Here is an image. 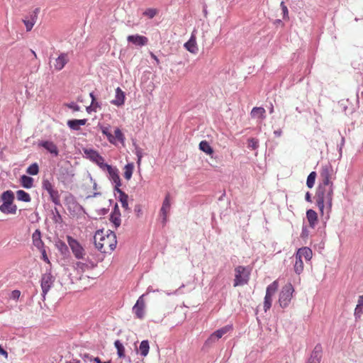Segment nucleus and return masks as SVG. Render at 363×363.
<instances>
[{"label": "nucleus", "instance_id": "obj_26", "mask_svg": "<svg viewBox=\"0 0 363 363\" xmlns=\"http://www.w3.org/2000/svg\"><path fill=\"white\" fill-rule=\"evenodd\" d=\"M110 179L116 184L114 189H118L121 186V179L117 169L109 174Z\"/></svg>", "mask_w": 363, "mask_h": 363}, {"label": "nucleus", "instance_id": "obj_59", "mask_svg": "<svg viewBox=\"0 0 363 363\" xmlns=\"http://www.w3.org/2000/svg\"><path fill=\"white\" fill-rule=\"evenodd\" d=\"M108 211H109L108 208H102L98 211V215L105 216L108 213Z\"/></svg>", "mask_w": 363, "mask_h": 363}, {"label": "nucleus", "instance_id": "obj_16", "mask_svg": "<svg viewBox=\"0 0 363 363\" xmlns=\"http://www.w3.org/2000/svg\"><path fill=\"white\" fill-rule=\"evenodd\" d=\"M0 211L4 214H16L17 211V206L11 203H2L0 206Z\"/></svg>", "mask_w": 363, "mask_h": 363}, {"label": "nucleus", "instance_id": "obj_49", "mask_svg": "<svg viewBox=\"0 0 363 363\" xmlns=\"http://www.w3.org/2000/svg\"><path fill=\"white\" fill-rule=\"evenodd\" d=\"M53 214H54L53 220L55 223H60L62 221V216L60 215L58 209L56 207L54 209Z\"/></svg>", "mask_w": 363, "mask_h": 363}, {"label": "nucleus", "instance_id": "obj_25", "mask_svg": "<svg viewBox=\"0 0 363 363\" xmlns=\"http://www.w3.org/2000/svg\"><path fill=\"white\" fill-rule=\"evenodd\" d=\"M14 199V194L11 190H7L6 191H4L1 195V200L2 203L13 202Z\"/></svg>", "mask_w": 363, "mask_h": 363}, {"label": "nucleus", "instance_id": "obj_19", "mask_svg": "<svg viewBox=\"0 0 363 363\" xmlns=\"http://www.w3.org/2000/svg\"><path fill=\"white\" fill-rule=\"evenodd\" d=\"M69 59L67 53H61L59 57L55 60V68L56 70L60 71L62 69L65 65L67 63Z\"/></svg>", "mask_w": 363, "mask_h": 363}, {"label": "nucleus", "instance_id": "obj_34", "mask_svg": "<svg viewBox=\"0 0 363 363\" xmlns=\"http://www.w3.org/2000/svg\"><path fill=\"white\" fill-rule=\"evenodd\" d=\"M199 149L208 155H211L213 152L212 147L206 140H203L199 143Z\"/></svg>", "mask_w": 363, "mask_h": 363}, {"label": "nucleus", "instance_id": "obj_4", "mask_svg": "<svg viewBox=\"0 0 363 363\" xmlns=\"http://www.w3.org/2000/svg\"><path fill=\"white\" fill-rule=\"evenodd\" d=\"M67 240L74 257L77 259H83L85 256V250L82 245L70 235L67 236Z\"/></svg>", "mask_w": 363, "mask_h": 363}, {"label": "nucleus", "instance_id": "obj_58", "mask_svg": "<svg viewBox=\"0 0 363 363\" xmlns=\"http://www.w3.org/2000/svg\"><path fill=\"white\" fill-rule=\"evenodd\" d=\"M94 162H96V164L101 168L103 170L106 169V166L108 165L106 163L104 162V160H93Z\"/></svg>", "mask_w": 363, "mask_h": 363}, {"label": "nucleus", "instance_id": "obj_18", "mask_svg": "<svg viewBox=\"0 0 363 363\" xmlns=\"http://www.w3.org/2000/svg\"><path fill=\"white\" fill-rule=\"evenodd\" d=\"M33 244L38 250L45 247L44 242L41 239V232L39 229H36L32 235Z\"/></svg>", "mask_w": 363, "mask_h": 363}, {"label": "nucleus", "instance_id": "obj_20", "mask_svg": "<svg viewBox=\"0 0 363 363\" xmlns=\"http://www.w3.org/2000/svg\"><path fill=\"white\" fill-rule=\"evenodd\" d=\"M184 46L191 53H197L199 49L196 45V37L194 34H192L189 40L184 43Z\"/></svg>", "mask_w": 363, "mask_h": 363}, {"label": "nucleus", "instance_id": "obj_38", "mask_svg": "<svg viewBox=\"0 0 363 363\" xmlns=\"http://www.w3.org/2000/svg\"><path fill=\"white\" fill-rule=\"evenodd\" d=\"M265 110L262 107H254L251 111L252 117L264 118Z\"/></svg>", "mask_w": 363, "mask_h": 363}, {"label": "nucleus", "instance_id": "obj_57", "mask_svg": "<svg viewBox=\"0 0 363 363\" xmlns=\"http://www.w3.org/2000/svg\"><path fill=\"white\" fill-rule=\"evenodd\" d=\"M134 211L136 213L138 217H140L142 215V206L140 204L135 205L134 208Z\"/></svg>", "mask_w": 363, "mask_h": 363}, {"label": "nucleus", "instance_id": "obj_46", "mask_svg": "<svg viewBox=\"0 0 363 363\" xmlns=\"http://www.w3.org/2000/svg\"><path fill=\"white\" fill-rule=\"evenodd\" d=\"M258 140L257 139H255V138H250L248 139L247 140V146L248 147H250L252 148V150H255L257 148V147L259 146L258 145Z\"/></svg>", "mask_w": 363, "mask_h": 363}, {"label": "nucleus", "instance_id": "obj_48", "mask_svg": "<svg viewBox=\"0 0 363 363\" xmlns=\"http://www.w3.org/2000/svg\"><path fill=\"white\" fill-rule=\"evenodd\" d=\"M113 138H115V142L116 140H118L120 142H123L124 140V136L123 133L119 128H116L114 131V135Z\"/></svg>", "mask_w": 363, "mask_h": 363}, {"label": "nucleus", "instance_id": "obj_40", "mask_svg": "<svg viewBox=\"0 0 363 363\" xmlns=\"http://www.w3.org/2000/svg\"><path fill=\"white\" fill-rule=\"evenodd\" d=\"M39 172V166L36 162L30 164L26 169V173L30 175H36Z\"/></svg>", "mask_w": 363, "mask_h": 363}, {"label": "nucleus", "instance_id": "obj_3", "mask_svg": "<svg viewBox=\"0 0 363 363\" xmlns=\"http://www.w3.org/2000/svg\"><path fill=\"white\" fill-rule=\"evenodd\" d=\"M235 272L234 287L247 284L250 279V272L245 267L238 266L235 269Z\"/></svg>", "mask_w": 363, "mask_h": 363}, {"label": "nucleus", "instance_id": "obj_2", "mask_svg": "<svg viewBox=\"0 0 363 363\" xmlns=\"http://www.w3.org/2000/svg\"><path fill=\"white\" fill-rule=\"evenodd\" d=\"M333 195V184H325V182H322L319 184L317 188L315 197L316 200L320 199L325 201L326 207L328 211H330L332 207Z\"/></svg>", "mask_w": 363, "mask_h": 363}, {"label": "nucleus", "instance_id": "obj_7", "mask_svg": "<svg viewBox=\"0 0 363 363\" xmlns=\"http://www.w3.org/2000/svg\"><path fill=\"white\" fill-rule=\"evenodd\" d=\"M62 163L60 164V168L59 169L60 174L62 179L65 180L71 179L73 176V170L71 164L69 160H62ZM60 166V164H58Z\"/></svg>", "mask_w": 363, "mask_h": 363}, {"label": "nucleus", "instance_id": "obj_62", "mask_svg": "<svg viewBox=\"0 0 363 363\" xmlns=\"http://www.w3.org/2000/svg\"><path fill=\"white\" fill-rule=\"evenodd\" d=\"M0 354L4 355L6 358L8 357V352L0 345Z\"/></svg>", "mask_w": 363, "mask_h": 363}, {"label": "nucleus", "instance_id": "obj_21", "mask_svg": "<svg viewBox=\"0 0 363 363\" xmlns=\"http://www.w3.org/2000/svg\"><path fill=\"white\" fill-rule=\"evenodd\" d=\"M312 250L307 247H304L298 249L296 254V257L298 259H302V257H304L306 260H310L312 258Z\"/></svg>", "mask_w": 363, "mask_h": 363}, {"label": "nucleus", "instance_id": "obj_37", "mask_svg": "<svg viewBox=\"0 0 363 363\" xmlns=\"http://www.w3.org/2000/svg\"><path fill=\"white\" fill-rule=\"evenodd\" d=\"M278 286L279 285L277 281H273L267 287L266 294L273 296L276 291H277Z\"/></svg>", "mask_w": 363, "mask_h": 363}, {"label": "nucleus", "instance_id": "obj_27", "mask_svg": "<svg viewBox=\"0 0 363 363\" xmlns=\"http://www.w3.org/2000/svg\"><path fill=\"white\" fill-rule=\"evenodd\" d=\"M48 194L50 195L51 201L56 205V206H61L60 199V194L57 189L55 188L47 191Z\"/></svg>", "mask_w": 363, "mask_h": 363}, {"label": "nucleus", "instance_id": "obj_9", "mask_svg": "<svg viewBox=\"0 0 363 363\" xmlns=\"http://www.w3.org/2000/svg\"><path fill=\"white\" fill-rule=\"evenodd\" d=\"M144 296V294L140 296L133 307V313L139 319L143 318L145 315V301L143 299Z\"/></svg>", "mask_w": 363, "mask_h": 363}, {"label": "nucleus", "instance_id": "obj_36", "mask_svg": "<svg viewBox=\"0 0 363 363\" xmlns=\"http://www.w3.org/2000/svg\"><path fill=\"white\" fill-rule=\"evenodd\" d=\"M56 246L58 249V250L61 252L63 255H69V247L65 242L62 241H59L57 242Z\"/></svg>", "mask_w": 363, "mask_h": 363}, {"label": "nucleus", "instance_id": "obj_45", "mask_svg": "<svg viewBox=\"0 0 363 363\" xmlns=\"http://www.w3.org/2000/svg\"><path fill=\"white\" fill-rule=\"evenodd\" d=\"M280 7L282 10V14H283V19L288 20L289 18V10L287 6L285 5V3L284 1H281L280 4Z\"/></svg>", "mask_w": 363, "mask_h": 363}, {"label": "nucleus", "instance_id": "obj_61", "mask_svg": "<svg viewBox=\"0 0 363 363\" xmlns=\"http://www.w3.org/2000/svg\"><path fill=\"white\" fill-rule=\"evenodd\" d=\"M97 108L98 107H94V106H92V104H91L90 106L86 107V110L89 113H90L91 111L96 112Z\"/></svg>", "mask_w": 363, "mask_h": 363}, {"label": "nucleus", "instance_id": "obj_17", "mask_svg": "<svg viewBox=\"0 0 363 363\" xmlns=\"http://www.w3.org/2000/svg\"><path fill=\"white\" fill-rule=\"evenodd\" d=\"M232 328V326L230 325H226L223 328H221L216 331H215L211 337L208 338V340L211 341H216L218 340L220 338H221L225 333H227L230 329Z\"/></svg>", "mask_w": 363, "mask_h": 363}, {"label": "nucleus", "instance_id": "obj_5", "mask_svg": "<svg viewBox=\"0 0 363 363\" xmlns=\"http://www.w3.org/2000/svg\"><path fill=\"white\" fill-rule=\"evenodd\" d=\"M293 292L294 288L291 284H288L282 288L279 298V305L281 308H286L289 306Z\"/></svg>", "mask_w": 363, "mask_h": 363}, {"label": "nucleus", "instance_id": "obj_8", "mask_svg": "<svg viewBox=\"0 0 363 363\" xmlns=\"http://www.w3.org/2000/svg\"><path fill=\"white\" fill-rule=\"evenodd\" d=\"M323 358V347L321 344L318 343L311 352V354L306 360V363H320Z\"/></svg>", "mask_w": 363, "mask_h": 363}, {"label": "nucleus", "instance_id": "obj_11", "mask_svg": "<svg viewBox=\"0 0 363 363\" xmlns=\"http://www.w3.org/2000/svg\"><path fill=\"white\" fill-rule=\"evenodd\" d=\"M38 146L43 147L48 152H50L52 157H57L58 155V149L56 145L48 140H41L38 143Z\"/></svg>", "mask_w": 363, "mask_h": 363}, {"label": "nucleus", "instance_id": "obj_15", "mask_svg": "<svg viewBox=\"0 0 363 363\" xmlns=\"http://www.w3.org/2000/svg\"><path fill=\"white\" fill-rule=\"evenodd\" d=\"M39 11H40V9L36 8L34 10V11L33 12V13L30 15V19H23V23L26 26L27 31H30L33 28L34 24L36 22L37 17H38V13Z\"/></svg>", "mask_w": 363, "mask_h": 363}, {"label": "nucleus", "instance_id": "obj_54", "mask_svg": "<svg viewBox=\"0 0 363 363\" xmlns=\"http://www.w3.org/2000/svg\"><path fill=\"white\" fill-rule=\"evenodd\" d=\"M89 96L91 99V104H92V106H94V107L101 108V104L98 101H96V97H95V96L94 94V92H91L89 94Z\"/></svg>", "mask_w": 363, "mask_h": 363}, {"label": "nucleus", "instance_id": "obj_29", "mask_svg": "<svg viewBox=\"0 0 363 363\" xmlns=\"http://www.w3.org/2000/svg\"><path fill=\"white\" fill-rule=\"evenodd\" d=\"M20 181L22 186L26 189H30L33 185V179L29 176H21Z\"/></svg>", "mask_w": 363, "mask_h": 363}, {"label": "nucleus", "instance_id": "obj_52", "mask_svg": "<svg viewBox=\"0 0 363 363\" xmlns=\"http://www.w3.org/2000/svg\"><path fill=\"white\" fill-rule=\"evenodd\" d=\"M168 211H169L168 208H165L162 206L160 209V214L162 216V222L164 224H165V223L167 221V216Z\"/></svg>", "mask_w": 363, "mask_h": 363}, {"label": "nucleus", "instance_id": "obj_24", "mask_svg": "<svg viewBox=\"0 0 363 363\" xmlns=\"http://www.w3.org/2000/svg\"><path fill=\"white\" fill-rule=\"evenodd\" d=\"M114 191L119 194L118 200L121 203L123 208L128 209V196L124 191H123L120 188L114 189Z\"/></svg>", "mask_w": 363, "mask_h": 363}, {"label": "nucleus", "instance_id": "obj_1", "mask_svg": "<svg viewBox=\"0 0 363 363\" xmlns=\"http://www.w3.org/2000/svg\"><path fill=\"white\" fill-rule=\"evenodd\" d=\"M94 239L96 248L102 253L107 252L104 247L106 245H108L111 252L114 250L116 247V235L112 230H108L107 234L104 236L103 235V230H99L96 231Z\"/></svg>", "mask_w": 363, "mask_h": 363}, {"label": "nucleus", "instance_id": "obj_33", "mask_svg": "<svg viewBox=\"0 0 363 363\" xmlns=\"http://www.w3.org/2000/svg\"><path fill=\"white\" fill-rule=\"evenodd\" d=\"M134 169L133 163H128L124 167V177L127 180H130L133 175V172Z\"/></svg>", "mask_w": 363, "mask_h": 363}, {"label": "nucleus", "instance_id": "obj_56", "mask_svg": "<svg viewBox=\"0 0 363 363\" xmlns=\"http://www.w3.org/2000/svg\"><path fill=\"white\" fill-rule=\"evenodd\" d=\"M40 252H41L42 254V259L47 263H50V260L48 259V257L46 254V251H45V247L42 248V249H40L39 250Z\"/></svg>", "mask_w": 363, "mask_h": 363}, {"label": "nucleus", "instance_id": "obj_10", "mask_svg": "<svg viewBox=\"0 0 363 363\" xmlns=\"http://www.w3.org/2000/svg\"><path fill=\"white\" fill-rule=\"evenodd\" d=\"M127 40L138 47L145 46L148 43L147 37L138 34L128 35Z\"/></svg>", "mask_w": 363, "mask_h": 363}, {"label": "nucleus", "instance_id": "obj_22", "mask_svg": "<svg viewBox=\"0 0 363 363\" xmlns=\"http://www.w3.org/2000/svg\"><path fill=\"white\" fill-rule=\"evenodd\" d=\"M86 119H72L69 120L67 124L70 129L79 130L82 125H84L86 124Z\"/></svg>", "mask_w": 363, "mask_h": 363}, {"label": "nucleus", "instance_id": "obj_53", "mask_svg": "<svg viewBox=\"0 0 363 363\" xmlns=\"http://www.w3.org/2000/svg\"><path fill=\"white\" fill-rule=\"evenodd\" d=\"M66 106L69 108L72 109L74 111H80V106L77 104L75 102H71L69 104H67Z\"/></svg>", "mask_w": 363, "mask_h": 363}, {"label": "nucleus", "instance_id": "obj_14", "mask_svg": "<svg viewBox=\"0 0 363 363\" xmlns=\"http://www.w3.org/2000/svg\"><path fill=\"white\" fill-rule=\"evenodd\" d=\"M125 95L124 91L120 87L116 89L115 99L112 100L111 103L115 106H121L125 103Z\"/></svg>", "mask_w": 363, "mask_h": 363}, {"label": "nucleus", "instance_id": "obj_32", "mask_svg": "<svg viewBox=\"0 0 363 363\" xmlns=\"http://www.w3.org/2000/svg\"><path fill=\"white\" fill-rule=\"evenodd\" d=\"M84 153L87 159H103L97 152L91 148H84Z\"/></svg>", "mask_w": 363, "mask_h": 363}, {"label": "nucleus", "instance_id": "obj_6", "mask_svg": "<svg viewBox=\"0 0 363 363\" xmlns=\"http://www.w3.org/2000/svg\"><path fill=\"white\" fill-rule=\"evenodd\" d=\"M55 279V277L52 276L50 272H46L42 275L40 286L42 289V296L43 299L45 298V295L52 286Z\"/></svg>", "mask_w": 363, "mask_h": 363}, {"label": "nucleus", "instance_id": "obj_42", "mask_svg": "<svg viewBox=\"0 0 363 363\" xmlns=\"http://www.w3.org/2000/svg\"><path fill=\"white\" fill-rule=\"evenodd\" d=\"M315 177L316 173L315 172H312L309 174L306 181V185L308 188L311 189L314 186Z\"/></svg>", "mask_w": 363, "mask_h": 363}, {"label": "nucleus", "instance_id": "obj_12", "mask_svg": "<svg viewBox=\"0 0 363 363\" xmlns=\"http://www.w3.org/2000/svg\"><path fill=\"white\" fill-rule=\"evenodd\" d=\"M121 211L117 203H115L113 211L110 215V221L114 225V226L117 228L121 225Z\"/></svg>", "mask_w": 363, "mask_h": 363}, {"label": "nucleus", "instance_id": "obj_41", "mask_svg": "<svg viewBox=\"0 0 363 363\" xmlns=\"http://www.w3.org/2000/svg\"><path fill=\"white\" fill-rule=\"evenodd\" d=\"M101 132L107 137V139L110 143H115V138H113V135L110 132L108 127H101Z\"/></svg>", "mask_w": 363, "mask_h": 363}, {"label": "nucleus", "instance_id": "obj_47", "mask_svg": "<svg viewBox=\"0 0 363 363\" xmlns=\"http://www.w3.org/2000/svg\"><path fill=\"white\" fill-rule=\"evenodd\" d=\"M157 13V11L155 9H146L143 15L147 16L149 18H153L156 14Z\"/></svg>", "mask_w": 363, "mask_h": 363}, {"label": "nucleus", "instance_id": "obj_50", "mask_svg": "<svg viewBox=\"0 0 363 363\" xmlns=\"http://www.w3.org/2000/svg\"><path fill=\"white\" fill-rule=\"evenodd\" d=\"M162 206L165 208H168V209L170 208V195L169 193L167 194V195L165 196V198L163 201Z\"/></svg>", "mask_w": 363, "mask_h": 363}, {"label": "nucleus", "instance_id": "obj_13", "mask_svg": "<svg viewBox=\"0 0 363 363\" xmlns=\"http://www.w3.org/2000/svg\"><path fill=\"white\" fill-rule=\"evenodd\" d=\"M333 172V169L329 162L325 164L322 169L321 177L322 182L325 184H333L330 181V177Z\"/></svg>", "mask_w": 363, "mask_h": 363}, {"label": "nucleus", "instance_id": "obj_35", "mask_svg": "<svg viewBox=\"0 0 363 363\" xmlns=\"http://www.w3.org/2000/svg\"><path fill=\"white\" fill-rule=\"evenodd\" d=\"M114 346L117 350L118 356L120 358L124 357H125V348L119 340H117L115 341Z\"/></svg>", "mask_w": 363, "mask_h": 363}, {"label": "nucleus", "instance_id": "obj_31", "mask_svg": "<svg viewBox=\"0 0 363 363\" xmlns=\"http://www.w3.org/2000/svg\"><path fill=\"white\" fill-rule=\"evenodd\" d=\"M149 350H150V345H149L148 340H143L140 342V345L139 347L140 355L143 357H146L149 353Z\"/></svg>", "mask_w": 363, "mask_h": 363}, {"label": "nucleus", "instance_id": "obj_28", "mask_svg": "<svg viewBox=\"0 0 363 363\" xmlns=\"http://www.w3.org/2000/svg\"><path fill=\"white\" fill-rule=\"evenodd\" d=\"M363 313V295L359 296L357 301V305L354 309V316L355 318H359L361 315Z\"/></svg>", "mask_w": 363, "mask_h": 363}, {"label": "nucleus", "instance_id": "obj_64", "mask_svg": "<svg viewBox=\"0 0 363 363\" xmlns=\"http://www.w3.org/2000/svg\"><path fill=\"white\" fill-rule=\"evenodd\" d=\"M305 199L308 202H311L312 201V200H311V195L310 192H308V191L306 192V196H305Z\"/></svg>", "mask_w": 363, "mask_h": 363}, {"label": "nucleus", "instance_id": "obj_44", "mask_svg": "<svg viewBox=\"0 0 363 363\" xmlns=\"http://www.w3.org/2000/svg\"><path fill=\"white\" fill-rule=\"evenodd\" d=\"M42 188L46 191H48L55 187L48 179H43L42 182Z\"/></svg>", "mask_w": 363, "mask_h": 363}, {"label": "nucleus", "instance_id": "obj_30", "mask_svg": "<svg viewBox=\"0 0 363 363\" xmlns=\"http://www.w3.org/2000/svg\"><path fill=\"white\" fill-rule=\"evenodd\" d=\"M16 197L18 201L23 202H30L31 201L30 194L23 190H18L16 191Z\"/></svg>", "mask_w": 363, "mask_h": 363}, {"label": "nucleus", "instance_id": "obj_55", "mask_svg": "<svg viewBox=\"0 0 363 363\" xmlns=\"http://www.w3.org/2000/svg\"><path fill=\"white\" fill-rule=\"evenodd\" d=\"M21 296V291L19 290H13L11 292L10 298L13 300H18Z\"/></svg>", "mask_w": 363, "mask_h": 363}, {"label": "nucleus", "instance_id": "obj_51", "mask_svg": "<svg viewBox=\"0 0 363 363\" xmlns=\"http://www.w3.org/2000/svg\"><path fill=\"white\" fill-rule=\"evenodd\" d=\"M325 202V201L324 200H316V205L318 207L322 215L324 214Z\"/></svg>", "mask_w": 363, "mask_h": 363}, {"label": "nucleus", "instance_id": "obj_23", "mask_svg": "<svg viewBox=\"0 0 363 363\" xmlns=\"http://www.w3.org/2000/svg\"><path fill=\"white\" fill-rule=\"evenodd\" d=\"M306 218L308 220L310 227L314 228L318 220L317 213L313 209H309L306 211Z\"/></svg>", "mask_w": 363, "mask_h": 363}, {"label": "nucleus", "instance_id": "obj_63", "mask_svg": "<svg viewBox=\"0 0 363 363\" xmlns=\"http://www.w3.org/2000/svg\"><path fill=\"white\" fill-rule=\"evenodd\" d=\"M116 168L115 167H113L111 165H106V169L105 170H107V172H108V174H110L114 169H116Z\"/></svg>", "mask_w": 363, "mask_h": 363}, {"label": "nucleus", "instance_id": "obj_39", "mask_svg": "<svg viewBox=\"0 0 363 363\" xmlns=\"http://www.w3.org/2000/svg\"><path fill=\"white\" fill-rule=\"evenodd\" d=\"M294 268V272L297 274H300L303 270V262L302 259H298V257H296V261H295Z\"/></svg>", "mask_w": 363, "mask_h": 363}, {"label": "nucleus", "instance_id": "obj_60", "mask_svg": "<svg viewBox=\"0 0 363 363\" xmlns=\"http://www.w3.org/2000/svg\"><path fill=\"white\" fill-rule=\"evenodd\" d=\"M76 265L78 268H80L83 270H84L85 269L88 268V264L86 263H84V262H77L76 263Z\"/></svg>", "mask_w": 363, "mask_h": 363}, {"label": "nucleus", "instance_id": "obj_43", "mask_svg": "<svg viewBox=\"0 0 363 363\" xmlns=\"http://www.w3.org/2000/svg\"><path fill=\"white\" fill-rule=\"evenodd\" d=\"M272 296L265 294L264 300V310L267 312L272 306Z\"/></svg>", "mask_w": 363, "mask_h": 363}]
</instances>
